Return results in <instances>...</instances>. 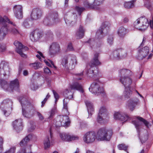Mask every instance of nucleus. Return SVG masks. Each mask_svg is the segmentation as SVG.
<instances>
[{
	"instance_id": "nucleus-1",
	"label": "nucleus",
	"mask_w": 153,
	"mask_h": 153,
	"mask_svg": "<svg viewBox=\"0 0 153 153\" xmlns=\"http://www.w3.org/2000/svg\"><path fill=\"white\" fill-rule=\"evenodd\" d=\"M19 101L22 106L23 114L25 117H29L27 115V114L26 113L25 109H26L28 111L31 116H32L36 112L40 120L42 121L44 119V117L41 113L36 111L33 104L27 101L25 98L24 97L21 98V99H19Z\"/></svg>"
},
{
	"instance_id": "nucleus-60",
	"label": "nucleus",
	"mask_w": 153,
	"mask_h": 153,
	"mask_svg": "<svg viewBox=\"0 0 153 153\" xmlns=\"http://www.w3.org/2000/svg\"><path fill=\"white\" fill-rule=\"evenodd\" d=\"M17 153H26V151L25 149H22L21 150L18 152ZM29 153H32L31 152H30Z\"/></svg>"
},
{
	"instance_id": "nucleus-3",
	"label": "nucleus",
	"mask_w": 153,
	"mask_h": 153,
	"mask_svg": "<svg viewBox=\"0 0 153 153\" xmlns=\"http://www.w3.org/2000/svg\"><path fill=\"white\" fill-rule=\"evenodd\" d=\"M77 64L76 57L73 55H69L67 58H64L62 62V64L64 67L69 69H74Z\"/></svg>"
},
{
	"instance_id": "nucleus-39",
	"label": "nucleus",
	"mask_w": 153,
	"mask_h": 153,
	"mask_svg": "<svg viewBox=\"0 0 153 153\" xmlns=\"http://www.w3.org/2000/svg\"><path fill=\"white\" fill-rule=\"evenodd\" d=\"M126 33V29L123 27H120L118 31V33L120 37H124Z\"/></svg>"
},
{
	"instance_id": "nucleus-24",
	"label": "nucleus",
	"mask_w": 153,
	"mask_h": 153,
	"mask_svg": "<svg viewBox=\"0 0 153 153\" xmlns=\"http://www.w3.org/2000/svg\"><path fill=\"white\" fill-rule=\"evenodd\" d=\"M120 80L121 83L124 86L125 88L129 87L131 85L132 80L130 76L122 77L120 78Z\"/></svg>"
},
{
	"instance_id": "nucleus-58",
	"label": "nucleus",
	"mask_w": 153,
	"mask_h": 153,
	"mask_svg": "<svg viewBox=\"0 0 153 153\" xmlns=\"http://www.w3.org/2000/svg\"><path fill=\"white\" fill-rule=\"evenodd\" d=\"M6 49L4 45H1L0 44V51L1 52L4 51Z\"/></svg>"
},
{
	"instance_id": "nucleus-6",
	"label": "nucleus",
	"mask_w": 153,
	"mask_h": 153,
	"mask_svg": "<svg viewBox=\"0 0 153 153\" xmlns=\"http://www.w3.org/2000/svg\"><path fill=\"white\" fill-rule=\"evenodd\" d=\"M99 54L97 52L95 53L92 60L89 63V66L91 67L88 70L87 73V75L89 77H93L96 74L93 69V67L100 65L101 63L99 61L98 57Z\"/></svg>"
},
{
	"instance_id": "nucleus-12",
	"label": "nucleus",
	"mask_w": 153,
	"mask_h": 153,
	"mask_svg": "<svg viewBox=\"0 0 153 153\" xmlns=\"http://www.w3.org/2000/svg\"><path fill=\"white\" fill-rule=\"evenodd\" d=\"M97 136L95 133L93 131H89L86 133L84 135L83 140L87 143H93L95 140Z\"/></svg>"
},
{
	"instance_id": "nucleus-53",
	"label": "nucleus",
	"mask_w": 153,
	"mask_h": 153,
	"mask_svg": "<svg viewBox=\"0 0 153 153\" xmlns=\"http://www.w3.org/2000/svg\"><path fill=\"white\" fill-rule=\"evenodd\" d=\"M52 2L51 0H46V4L47 7H49L51 6Z\"/></svg>"
},
{
	"instance_id": "nucleus-59",
	"label": "nucleus",
	"mask_w": 153,
	"mask_h": 153,
	"mask_svg": "<svg viewBox=\"0 0 153 153\" xmlns=\"http://www.w3.org/2000/svg\"><path fill=\"white\" fill-rule=\"evenodd\" d=\"M23 25L26 27H27L29 26V24L27 20H25L24 21L23 23Z\"/></svg>"
},
{
	"instance_id": "nucleus-30",
	"label": "nucleus",
	"mask_w": 153,
	"mask_h": 153,
	"mask_svg": "<svg viewBox=\"0 0 153 153\" xmlns=\"http://www.w3.org/2000/svg\"><path fill=\"white\" fill-rule=\"evenodd\" d=\"M70 88L71 90H79L82 93H83V92L82 86L79 82H76L73 85H71Z\"/></svg>"
},
{
	"instance_id": "nucleus-48",
	"label": "nucleus",
	"mask_w": 153,
	"mask_h": 153,
	"mask_svg": "<svg viewBox=\"0 0 153 153\" xmlns=\"http://www.w3.org/2000/svg\"><path fill=\"white\" fill-rule=\"evenodd\" d=\"M50 95L49 94V93H48L45 98L44 99V100L42 102V105L41 107H43L45 104L46 102L47 101V100L50 97Z\"/></svg>"
},
{
	"instance_id": "nucleus-50",
	"label": "nucleus",
	"mask_w": 153,
	"mask_h": 153,
	"mask_svg": "<svg viewBox=\"0 0 153 153\" xmlns=\"http://www.w3.org/2000/svg\"><path fill=\"white\" fill-rule=\"evenodd\" d=\"M108 42L110 45H111L113 44V38L111 36H109L108 39Z\"/></svg>"
},
{
	"instance_id": "nucleus-63",
	"label": "nucleus",
	"mask_w": 153,
	"mask_h": 153,
	"mask_svg": "<svg viewBox=\"0 0 153 153\" xmlns=\"http://www.w3.org/2000/svg\"><path fill=\"white\" fill-rule=\"evenodd\" d=\"M128 21H129V19L127 17L125 18L123 20V22L124 23H126L128 22Z\"/></svg>"
},
{
	"instance_id": "nucleus-8",
	"label": "nucleus",
	"mask_w": 153,
	"mask_h": 153,
	"mask_svg": "<svg viewBox=\"0 0 153 153\" xmlns=\"http://www.w3.org/2000/svg\"><path fill=\"white\" fill-rule=\"evenodd\" d=\"M64 95L66 97L63 100V107L62 112L65 116H68L69 115V113L68 111L67 104L69 99L72 98V94L70 89H66L64 92Z\"/></svg>"
},
{
	"instance_id": "nucleus-21",
	"label": "nucleus",
	"mask_w": 153,
	"mask_h": 153,
	"mask_svg": "<svg viewBox=\"0 0 153 153\" xmlns=\"http://www.w3.org/2000/svg\"><path fill=\"white\" fill-rule=\"evenodd\" d=\"M110 25V23L107 22H105L102 23V26L97 31L96 36L98 38H101L102 37V33L103 32V30H104L105 29L107 28H108Z\"/></svg>"
},
{
	"instance_id": "nucleus-49",
	"label": "nucleus",
	"mask_w": 153,
	"mask_h": 153,
	"mask_svg": "<svg viewBox=\"0 0 153 153\" xmlns=\"http://www.w3.org/2000/svg\"><path fill=\"white\" fill-rule=\"evenodd\" d=\"M44 73L50 75L51 74L50 70L48 67L44 68Z\"/></svg>"
},
{
	"instance_id": "nucleus-42",
	"label": "nucleus",
	"mask_w": 153,
	"mask_h": 153,
	"mask_svg": "<svg viewBox=\"0 0 153 153\" xmlns=\"http://www.w3.org/2000/svg\"><path fill=\"white\" fill-rule=\"evenodd\" d=\"M84 5L85 7L87 8H92L97 10H99V8L95 6H94V3L93 4H91L87 1H85L84 2Z\"/></svg>"
},
{
	"instance_id": "nucleus-46",
	"label": "nucleus",
	"mask_w": 153,
	"mask_h": 153,
	"mask_svg": "<svg viewBox=\"0 0 153 153\" xmlns=\"http://www.w3.org/2000/svg\"><path fill=\"white\" fill-rule=\"evenodd\" d=\"M11 33L14 34H18L19 33L18 30L15 28H10L9 30H8Z\"/></svg>"
},
{
	"instance_id": "nucleus-32",
	"label": "nucleus",
	"mask_w": 153,
	"mask_h": 153,
	"mask_svg": "<svg viewBox=\"0 0 153 153\" xmlns=\"http://www.w3.org/2000/svg\"><path fill=\"white\" fill-rule=\"evenodd\" d=\"M85 103L88 108V113L91 116L94 110L93 104L89 101L87 100H85Z\"/></svg>"
},
{
	"instance_id": "nucleus-54",
	"label": "nucleus",
	"mask_w": 153,
	"mask_h": 153,
	"mask_svg": "<svg viewBox=\"0 0 153 153\" xmlns=\"http://www.w3.org/2000/svg\"><path fill=\"white\" fill-rule=\"evenodd\" d=\"M46 35L49 37H52L53 36V33L51 31H48L46 33Z\"/></svg>"
},
{
	"instance_id": "nucleus-56",
	"label": "nucleus",
	"mask_w": 153,
	"mask_h": 153,
	"mask_svg": "<svg viewBox=\"0 0 153 153\" xmlns=\"http://www.w3.org/2000/svg\"><path fill=\"white\" fill-rule=\"evenodd\" d=\"M30 87L31 89L33 90H35L37 88V86L36 85H34L33 83L30 84Z\"/></svg>"
},
{
	"instance_id": "nucleus-22",
	"label": "nucleus",
	"mask_w": 153,
	"mask_h": 153,
	"mask_svg": "<svg viewBox=\"0 0 153 153\" xmlns=\"http://www.w3.org/2000/svg\"><path fill=\"white\" fill-rule=\"evenodd\" d=\"M106 111V109L105 107H102L100 108L97 118V121L98 122L102 123L103 118L107 116V114Z\"/></svg>"
},
{
	"instance_id": "nucleus-52",
	"label": "nucleus",
	"mask_w": 153,
	"mask_h": 153,
	"mask_svg": "<svg viewBox=\"0 0 153 153\" xmlns=\"http://www.w3.org/2000/svg\"><path fill=\"white\" fill-rule=\"evenodd\" d=\"M52 91L54 95V97L56 99V102L59 98V95L54 90H53Z\"/></svg>"
},
{
	"instance_id": "nucleus-7",
	"label": "nucleus",
	"mask_w": 153,
	"mask_h": 153,
	"mask_svg": "<svg viewBox=\"0 0 153 153\" xmlns=\"http://www.w3.org/2000/svg\"><path fill=\"white\" fill-rule=\"evenodd\" d=\"M102 84L99 81H96L91 85L89 88V90L93 94H94L97 95H104V91L103 88L101 86Z\"/></svg>"
},
{
	"instance_id": "nucleus-16",
	"label": "nucleus",
	"mask_w": 153,
	"mask_h": 153,
	"mask_svg": "<svg viewBox=\"0 0 153 153\" xmlns=\"http://www.w3.org/2000/svg\"><path fill=\"white\" fill-rule=\"evenodd\" d=\"M43 14V11L41 9L35 8L32 10L30 16L32 19L37 20L40 18Z\"/></svg>"
},
{
	"instance_id": "nucleus-35",
	"label": "nucleus",
	"mask_w": 153,
	"mask_h": 153,
	"mask_svg": "<svg viewBox=\"0 0 153 153\" xmlns=\"http://www.w3.org/2000/svg\"><path fill=\"white\" fill-rule=\"evenodd\" d=\"M32 135L31 134H29L26 136L20 142V144L21 146H25L30 140L32 138Z\"/></svg>"
},
{
	"instance_id": "nucleus-2",
	"label": "nucleus",
	"mask_w": 153,
	"mask_h": 153,
	"mask_svg": "<svg viewBox=\"0 0 153 153\" xmlns=\"http://www.w3.org/2000/svg\"><path fill=\"white\" fill-rule=\"evenodd\" d=\"M6 22L15 25L6 16L2 17L0 16V40L3 39L8 32V29Z\"/></svg>"
},
{
	"instance_id": "nucleus-31",
	"label": "nucleus",
	"mask_w": 153,
	"mask_h": 153,
	"mask_svg": "<svg viewBox=\"0 0 153 153\" xmlns=\"http://www.w3.org/2000/svg\"><path fill=\"white\" fill-rule=\"evenodd\" d=\"M85 32V30L83 29V27L80 25L76 33V38L78 39H80L82 38L83 37Z\"/></svg>"
},
{
	"instance_id": "nucleus-17",
	"label": "nucleus",
	"mask_w": 153,
	"mask_h": 153,
	"mask_svg": "<svg viewBox=\"0 0 153 153\" xmlns=\"http://www.w3.org/2000/svg\"><path fill=\"white\" fill-rule=\"evenodd\" d=\"M14 16L18 19H22L23 17V7L20 5H14L13 8Z\"/></svg>"
},
{
	"instance_id": "nucleus-64",
	"label": "nucleus",
	"mask_w": 153,
	"mask_h": 153,
	"mask_svg": "<svg viewBox=\"0 0 153 153\" xmlns=\"http://www.w3.org/2000/svg\"><path fill=\"white\" fill-rule=\"evenodd\" d=\"M23 75L25 76H27L28 75V72L27 71V70H24L23 71Z\"/></svg>"
},
{
	"instance_id": "nucleus-26",
	"label": "nucleus",
	"mask_w": 153,
	"mask_h": 153,
	"mask_svg": "<svg viewBox=\"0 0 153 153\" xmlns=\"http://www.w3.org/2000/svg\"><path fill=\"white\" fill-rule=\"evenodd\" d=\"M50 137L47 136L45 139L44 141V146L45 149H46L49 148L50 146V142L51 143L52 141V133L51 132V129L50 130Z\"/></svg>"
},
{
	"instance_id": "nucleus-41",
	"label": "nucleus",
	"mask_w": 153,
	"mask_h": 153,
	"mask_svg": "<svg viewBox=\"0 0 153 153\" xmlns=\"http://www.w3.org/2000/svg\"><path fill=\"white\" fill-rule=\"evenodd\" d=\"M1 86L3 89L5 90L10 91L8 84L7 82L5 80H1L0 82Z\"/></svg>"
},
{
	"instance_id": "nucleus-13",
	"label": "nucleus",
	"mask_w": 153,
	"mask_h": 153,
	"mask_svg": "<svg viewBox=\"0 0 153 153\" xmlns=\"http://www.w3.org/2000/svg\"><path fill=\"white\" fill-rule=\"evenodd\" d=\"M14 44L16 47V52L19 53L21 56L24 58L26 57V55L23 53L22 52L27 51L28 50V48L23 46L21 43L17 41L14 42Z\"/></svg>"
},
{
	"instance_id": "nucleus-15",
	"label": "nucleus",
	"mask_w": 153,
	"mask_h": 153,
	"mask_svg": "<svg viewBox=\"0 0 153 153\" xmlns=\"http://www.w3.org/2000/svg\"><path fill=\"white\" fill-rule=\"evenodd\" d=\"M60 47L58 43H53L50 47L49 54L51 57H53L60 52Z\"/></svg>"
},
{
	"instance_id": "nucleus-10",
	"label": "nucleus",
	"mask_w": 153,
	"mask_h": 153,
	"mask_svg": "<svg viewBox=\"0 0 153 153\" xmlns=\"http://www.w3.org/2000/svg\"><path fill=\"white\" fill-rule=\"evenodd\" d=\"M149 53V48L148 46L145 47L139 50L137 58L139 60H142L147 57V59H150L153 54L150 53L148 56Z\"/></svg>"
},
{
	"instance_id": "nucleus-38",
	"label": "nucleus",
	"mask_w": 153,
	"mask_h": 153,
	"mask_svg": "<svg viewBox=\"0 0 153 153\" xmlns=\"http://www.w3.org/2000/svg\"><path fill=\"white\" fill-rule=\"evenodd\" d=\"M136 0H133L130 1L126 2L124 3V6L126 9L131 8L134 6V2Z\"/></svg>"
},
{
	"instance_id": "nucleus-40",
	"label": "nucleus",
	"mask_w": 153,
	"mask_h": 153,
	"mask_svg": "<svg viewBox=\"0 0 153 153\" xmlns=\"http://www.w3.org/2000/svg\"><path fill=\"white\" fill-rule=\"evenodd\" d=\"M132 94V91L130 89V87L125 88V90L124 92V96L127 98L130 97Z\"/></svg>"
},
{
	"instance_id": "nucleus-57",
	"label": "nucleus",
	"mask_w": 153,
	"mask_h": 153,
	"mask_svg": "<svg viewBox=\"0 0 153 153\" xmlns=\"http://www.w3.org/2000/svg\"><path fill=\"white\" fill-rule=\"evenodd\" d=\"M67 49L69 51H72L73 50V48L71 43H69L68 45Z\"/></svg>"
},
{
	"instance_id": "nucleus-37",
	"label": "nucleus",
	"mask_w": 153,
	"mask_h": 153,
	"mask_svg": "<svg viewBox=\"0 0 153 153\" xmlns=\"http://www.w3.org/2000/svg\"><path fill=\"white\" fill-rule=\"evenodd\" d=\"M29 65L32 68L36 70L42 67L41 63L39 62H36L33 63H31L29 64Z\"/></svg>"
},
{
	"instance_id": "nucleus-51",
	"label": "nucleus",
	"mask_w": 153,
	"mask_h": 153,
	"mask_svg": "<svg viewBox=\"0 0 153 153\" xmlns=\"http://www.w3.org/2000/svg\"><path fill=\"white\" fill-rule=\"evenodd\" d=\"M16 148L14 147H11L10 150L4 153H14L15 151Z\"/></svg>"
},
{
	"instance_id": "nucleus-62",
	"label": "nucleus",
	"mask_w": 153,
	"mask_h": 153,
	"mask_svg": "<svg viewBox=\"0 0 153 153\" xmlns=\"http://www.w3.org/2000/svg\"><path fill=\"white\" fill-rule=\"evenodd\" d=\"M148 138V136L147 134L145 136V138H143V137H142L141 138V141H142L144 142Z\"/></svg>"
},
{
	"instance_id": "nucleus-19",
	"label": "nucleus",
	"mask_w": 153,
	"mask_h": 153,
	"mask_svg": "<svg viewBox=\"0 0 153 153\" xmlns=\"http://www.w3.org/2000/svg\"><path fill=\"white\" fill-rule=\"evenodd\" d=\"M0 73L4 76L8 75L10 74V69L8 64L5 61H2L0 64Z\"/></svg>"
},
{
	"instance_id": "nucleus-55",
	"label": "nucleus",
	"mask_w": 153,
	"mask_h": 153,
	"mask_svg": "<svg viewBox=\"0 0 153 153\" xmlns=\"http://www.w3.org/2000/svg\"><path fill=\"white\" fill-rule=\"evenodd\" d=\"M37 52L39 54H37L36 56L37 58L40 59H41V57H43L42 53L40 51H38Z\"/></svg>"
},
{
	"instance_id": "nucleus-28",
	"label": "nucleus",
	"mask_w": 153,
	"mask_h": 153,
	"mask_svg": "<svg viewBox=\"0 0 153 153\" xmlns=\"http://www.w3.org/2000/svg\"><path fill=\"white\" fill-rule=\"evenodd\" d=\"M128 117L127 115H124L119 112H116L114 114V118L115 119L121 121L126 120Z\"/></svg>"
},
{
	"instance_id": "nucleus-43",
	"label": "nucleus",
	"mask_w": 153,
	"mask_h": 153,
	"mask_svg": "<svg viewBox=\"0 0 153 153\" xmlns=\"http://www.w3.org/2000/svg\"><path fill=\"white\" fill-rule=\"evenodd\" d=\"M56 109L54 108H52L50 111L48 112L49 115L48 119L50 120L52 119L55 114Z\"/></svg>"
},
{
	"instance_id": "nucleus-29",
	"label": "nucleus",
	"mask_w": 153,
	"mask_h": 153,
	"mask_svg": "<svg viewBox=\"0 0 153 153\" xmlns=\"http://www.w3.org/2000/svg\"><path fill=\"white\" fill-rule=\"evenodd\" d=\"M131 74V71L127 69H123L119 71V76H120V78L124 76H129Z\"/></svg>"
},
{
	"instance_id": "nucleus-27",
	"label": "nucleus",
	"mask_w": 153,
	"mask_h": 153,
	"mask_svg": "<svg viewBox=\"0 0 153 153\" xmlns=\"http://www.w3.org/2000/svg\"><path fill=\"white\" fill-rule=\"evenodd\" d=\"M22 120H16L13 123L14 128L19 132L22 129Z\"/></svg>"
},
{
	"instance_id": "nucleus-14",
	"label": "nucleus",
	"mask_w": 153,
	"mask_h": 153,
	"mask_svg": "<svg viewBox=\"0 0 153 153\" xmlns=\"http://www.w3.org/2000/svg\"><path fill=\"white\" fill-rule=\"evenodd\" d=\"M126 54L124 50L121 49H118L113 52L111 55V58L113 59L117 60L125 57Z\"/></svg>"
},
{
	"instance_id": "nucleus-45",
	"label": "nucleus",
	"mask_w": 153,
	"mask_h": 153,
	"mask_svg": "<svg viewBox=\"0 0 153 153\" xmlns=\"http://www.w3.org/2000/svg\"><path fill=\"white\" fill-rule=\"evenodd\" d=\"M75 9L80 15L81 13L85 10V8L83 7H80L79 6H76Z\"/></svg>"
},
{
	"instance_id": "nucleus-18",
	"label": "nucleus",
	"mask_w": 153,
	"mask_h": 153,
	"mask_svg": "<svg viewBox=\"0 0 153 153\" xmlns=\"http://www.w3.org/2000/svg\"><path fill=\"white\" fill-rule=\"evenodd\" d=\"M59 135L61 139L63 141H70L79 139L78 136L71 135L68 133H60Z\"/></svg>"
},
{
	"instance_id": "nucleus-36",
	"label": "nucleus",
	"mask_w": 153,
	"mask_h": 153,
	"mask_svg": "<svg viewBox=\"0 0 153 153\" xmlns=\"http://www.w3.org/2000/svg\"><path fill=\"white\" fill-rule=\"evenodd\" d=\"M140 18L137 19L134 23V25L135 27L142 31H144L143 30V28L142 23L140 22Z\"/></svg>"
},
{
	"instance_id": "nucleus-23",
	"label": "nucleus",
	"mask_w": 153,
	"mask_h": 153,
	"mask_svg": "<svg viewBox=\"0 0 153 153\" xmlns=\"http://www.w3.org/2000/svg\"><path fill=\"white\" fill-rule=\"evenodd\" d=\"M12 104V102L10 100H4L1 104L0 108L3 110L4 114L6 116H8L9 114H6L7 111L5 110H4V109L11 106Z\"/></svg>"
},
{
	"instance_id": "nucleus-20",
	"label": "nucleus",
	"mask_w": 153,
	"mask_h": 153,
	"mask_svg": "<svg viewBox=\"0 0 153 153\" xmlns=\"http://www.w3.org/2000/svg\"><path fill=\"white\" fill-rule=\"evenodd\" d=\"M139 103V100L137 98L131 99L128 102L127 107L130 111H132Z\"/></svg>"
},
{
	"instance_id": "nucleus-5",
	"label": "nucleus",
	"mask_w": 153,
	"mask_h": 153,
	"mask_svg": "<svg viewBox=\"0 0 153 153\" xmlns=\"http://www.w3.org/2000/svg\"><path fill=\"white\" fill-rule=\"evenodd\" d=\"M54 122L57 127L62 126L67 127L69 125L70 123L68 116L61 115L57 116L54 119Z\"/></svg>"
},
{
	"instance_id": "nucleus-44",
	"label": "nucleus",
	"mask_w": 153,
	"mask_h": 153,
	"mask_svg": "<svg viewBox=\"0 0 153 153\" xmlns=\"http://www.w3.org/2000/svg\"><path fill=\"white\" fill-rule=\"evenodd\" d=\"M128 147V146H126L124 144H120L118 146V148L119 149L124 150L127 152L128 153V152L126 151Z\"/></svg>"
},
{
	"instance_id": "nucleus-34",
	"label": "nucleus",
	"mask_w": 153,
	"mask_h": 153,
	"mask_svg": "<svg viewBox=\"0 0 153 153\" xmlns=\"http://www.w3.org/2000/svg\"><path fill=\"white\" fill-rule=\"evenodd\" d=\"M140 22L142 23L143 28V30H145L146 29L149 25V23L148 19L145 17L140 18Z\"/></svg>"
},
{
	"instance_id": "nucleus-11",
	"label": "nucleus",
	"mask_w": 153,
	"mask_h": 153,
	"mask_svg": "<svg viewBox=\"0 0 153 153\" xmlns=\"http://www.w3.org/2000/svg\"><path fill=\"white\" fill-rule=\"evenodd\" d=\"M57 17L58 14L56 13L49 14L44 19L43 23L46 26L52 25L58 21Z\"/></svg>"
},
{
	"instance_id": "nucleus-61",
	"label": "nucleus",
	"mask_w": 153,
	"mask_h": 153,
	"mask_svg": "<svg viewBox=\"0 0 153 153\" xmlns=\"http://www.w3.org/2000/svg\"><path fill=\"white\" fill-rule=\"evenodd\" d=\"M3 138L0 137V146H3Z\"/></svg>"
},
{
	"instance_id": "nucleus-9",
	"label": "nucleus",
	"mask_w": 153,
	"mask_h": 153,
	"mask_svg": "<svg viewBox=\"0 0 153 153\" xmlns=\"http://www.w3.org/2000/svg\"><path fill=\"white\" fill-rule=\"evenodd\" d=\"M137 119L132 121V123L135 126L137 131L140 134V130L143 124H144L147 128H149L151 126L149 123L144 119L139 116L137 117Z\"/></svg>"
},
{
	"instance_id": "nucleus-4",
	"label": "nucleus",
	"mask_w": 153,
	"mask_h": 153,
	"mask_svg": "<svg viewBox=\"0 0 153 153\" xmlns=\"http://www.w3.org/2000/svg\"><path fill=\"white\" fill-rule=\"evenodd\" d=\"M112 132L111 130H108L105 128H100L98 131L97 139L99 140H109L111 135Z\"/></svg>"
},
{
	"instance_id": "nucleus-25",
	"label": "nucleus",
	"mask_w": 153,
	"mask_h": 153,
	"mask_svg": "<svg viewBox=\"0 0 153 153\" xmlns=\"http://www.w3.org/2000/svg\"><path fill=\"white\" fill-rule=\"evenodd\" d=\"M41 34L39 30H36L33 31L31 34L30 38L32 41H37L41 37Z\"/></svg>"
},
{
	"instance_id": "nucleus-33",
	"label": "nucleus",
	"mask_w": 153,
	"mask_h": 153,
	"mask_svg": "<svg viewBox=\"0 0 153 153\" xmlns=\"http://www.w3.org/2000/svg\"><path fill=\"white\" fill-rule=\"evenodd\" d=\"M19 85V83L17 79H16L11 81L10 83V88L12 90L18 89Z\"/></svg>"
},
{
	"instance_id": "nucleus-47",
	"label": "nucleus",
	"mask_w": 153,
	"mask_h": 153,
	"mask_svg": "<svg viewBox=\"0 0 153 153\" xmlns=\"http://www.w3.org/2000/svg\"><path fill=\"white\" fill-rule=\"evenodd\" d=\"M103 0H94V5L98 7L99 9L100 7L99 6L102 3Z\"/></svg>"
}]
</instances>
